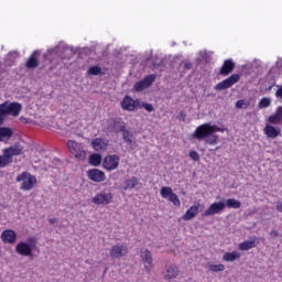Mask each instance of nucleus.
<instances>
[{"instance_id":"nucleus-25","label":"nucleus","mask_w":282,"mask_h":282,"mask_svg":"<svg viewBox=\"0 0 282 282\" xmlns=\"http://www.w3.org/2000/svg\"><path fill=\"white\" fill-rule=\"evenodd\" d=\"M15 248H36V238L29 237L25 242H20Z\"/></svg>"},{"instance_id":"nucleus-16","label":"nucleus","mask_w":282,"mask_h":282,"mask_svg":"<svg viewBox=\"0 0 282 282\" xmlns=\"http://www.w3.org/2000/svg\"><path fill=\"white\" fill-rule=\"evenodd\" d=\"M91 147L96 151H107V148L109 147V141L101 138H97L93 140Z\"/></svg>"},{"instance_id":"nucleus-41","label":"nucleus","mask_w":282,"mask_h":282,"mask_svg":"<svg viewBox=\"0 0 282 282\" xmlns=\"http://www.w3.org/2000/svg\"><path fill=\"white\" fill-rule=\"evenodd\" d=\"M189 158L194 162H199V153H197V151H191L189 152Z\"/></svg>"},{"instance_id":"nucleus-11","label":"nucleus","mask_w":282,"mask_h":282,"mask_svg":"<svg viewBox=\"0 0 282 282\" xmlns=\"http://www.w3.org/2000/svg\"><path fill=\"white\" fill-rule=\"evenodd\" d=\"M226 208V203L218 202L213 203L207 210L204 212V217H210V215H218L219 213H223V210Z\"/></svg>"},{"instance_id":"nucleus-22","label":"nucleus","mask_w":282,"mask_h":282,"mask_svg":"<svg viewBox=\"0 0 282 282\" xmlns=\"http://www.w3.org/2000/svg\"><path fill=\"white\" fill-rule=\"evenodd\" d=\"M199 215V205L192 206L183 216L184 221H188L191 219H194V217H197Z\"/></svg>"},{"instance_id":"nucleus-46","label":"nucleus","mask_w":282,"mask_h":282,"mask_svg":"<svg viewBox=\"0 0 282 282\" xmlns=\"http://www.w3.org/2000/svg\"><path fill=\"white\" fill-rule=\"evenodd\" d=\"M51 225L57 224L58 223V218H51L48 219Z\"/></svg>"},{"instance_id":"nucleus-48","label":"nucleus","mask_w":282,"mask_h":282,"mask_svg":"<svg viewBox=\"0 0 282 282\" xmlns=\"http://www.w3.org/2000/svg\"><path fill=\"white\" fill-rule=\"evenodd\" d=\"M180 116H181V118H182V120L184 122V120H186V113H184V111H181Z\"/></svg>"},{"instance_id":"nucleus-19","label":"nucleus","mask_w":282,"mask_h":282,"mask_svg":"<svg viewBox=\"0 0 282 282\" xmlns=\"http://www.w3.org/2000/svg\"><path fill=\"white\" fill-rule=\"evenodd\" d=\"M39 56H41V51H34L30 58L26 61V67L29 69H34L39 66Z\"/></svg>"},{"instance_id":"nucleus-21","label":"nucleus","mask_w":282,"mask_h":282,"mask_svg":"<svg viewBox=\"0 0 282 282\" xmlns=\"http://www.w3.org/2000/svg\"><path fill=\"white\" fill-rule=\"evenodd\" d=\"M21 153H23V149L19 147V144H14L3 150V154L9 155L11 160L13 155H21Z\"/></svg>"},{"instance_id":"nucleus-9","label":"nucleus","mask_w":282,"mask_h":282,"mask_svg":"<svg viewBox=\"0 0 282 282\" xmlns=\"http://www.w3.org/2000/svg\"><path fill=\"white\" fill-rule=\"evenodd\" d=\"M119 164L120 156H118L117 154L106 156L102 162V166L104 169H106V171H116Z\"/></svg>"},{"instance_id":"nucleus-7","label":"nucleus","mask_w":282,"mask_h":282,"mask_svg":"<svg viewBox=\"0 0 282 282\" xmlns=\"http://www.w3.org/2000/svg\"><path fill=\"white\" fill-rule=\"evenodd\" d=\"M161 196L164 199H169V202H172L174 206H181L180 197H177V194L173 193V188L170 186H165L161 188Z\"/></svg>"},{"instance_id":"nucleus-54","label":"nucleus","mask_w":282,"mask_h":282,"mask_svg":"<svg viewBox=\"0 0 282 282\" xmlns=\"http://www.w3.org/2000/svg\"><path fill=\"white\" fill-rule=\"evenodd\" d=\"M204 56H206V52L204 53Z\"/></svg>"},{"instance_id":"nucleus-30","label":"nucleus","mask_w":282,"mask_h":282,"mask_svg":"<svg viewBox=\"0 0 282 282\" xmlns=\"http://www.w3.org/2000/svg\"><path fill=\"white\" fill-rule=\"evenodd\" d=\"M8 164H12V159L3 153V155H0V169H4Z\"/></svg>"},{"instance_id":"nucleus-31","label":"nucleus","mask_w":282,"mask_h":282,"mask_svg":"<svg viewBox=\"0 0 282 282\" xmlns=\"http://www.w3.org/2000/svg\"><path fill=\"white\" fill-rule=\"evenodd\" d=\"M15 252L23 257H32V248H15Z\"/></svg>"},{"instance_id":"nucleus-18","label":"nucleus","mask_w":282,"mask_h":282,"mask_svg":"<svg viewBox=\"0 0 282 282\" xmlns=\"http://www.w3.org/2000/svg\"><path fill=\"white\" fill-rule=\"evenodd\" d=\"M1 239L4 243H14L17 241V232L12 229H7L1 234Z\"/></svg>"},{"instance_id":"nucleus-28","label":"nucleus","mask_w":282,"mask_h":282,"mask_svg":"<svg viewBox=\"0 0 282 282\" xmlns=\"http://www.w3.org/2000/svg\"><path fill=\"white\" fill-rule=\"evenodd\" d=\"M88 76H102V68L99 66H91L87 70Z\"/></svg>"},{"instance_id":"nucleus-24","label":"nucleus","mask_w":282,"mask_h":282,"mask_svg":"<svg viewBox=\"0 0 282 282\" xmlns=\"http://www.w3.org/2000/svg\"><path fill=\"white\" fill-rule=\"evenodd\" d=\"M127 252H129L127 250V248H112L110 250V257H112V259H120V258L124 257V254H127Z\"/></svg>"},{"instance_id":"nucleus-14","label":"nucleus","mask_w":282,"mask_h":282,"mask_svg":"<svg viewBox=\"0 0 282 282\" xmlns=\"http://www.w3.org/2000/svg\"><path fill=\"white\" fill-rule=\"evenodd\" d=\"M140 101L133 100V98L126 96L123 100L121 101V107L126 111H134L135 107H139Z\"/></svg>"},{"instance_id":"nucleus-44","label":"nucleus","mask_w":282,"mask_h":282,"mask_svg":"<svg viewBox=\"0 0 282 282\" xmlns=\"http://www.w3.org/2000/svg\"><path fill=\"white\" fill-rule=\"evenodd\" d=\"M279 89L275 91V96L276 98H281L282 99V86H278Z\"/></svg>"},{"instance_id":"nucleus-53","label":"nucleus","mask_w":282,"mask_h":282,"mask_svg":"<svg viewBox=\"0 0 282 282\" xmlns=\"http://www.w3.org/2000/svg\"><path fill=\"white\" fill-rule=\"evenodd\" d=\"M272 90V86L269 87V91Z\"/></svg>"},{"instance_id":"nucleus-27","label":"nucleus","mask_w":282,"mask_h":282,"mask_svg":"<svg viewBox=\"0 0 282 282\" xmlns=\"http://www.w3.org/2000/svg\"><path fill=\"white\" fill-rule=\"evenodd\" d=\"M102 162V155L95 153L90 154L89 156V164L91 166H100V163Z\"/></svg>"},{"instance_id":"nucleus-8","label":"nucleus","mask_w":282,"mask_h":282,"mask_svg":"<svg viewBox=\"0 0 282 282\" xmlns=\"http://www.w3.org/2000/svg\"><path fill=\"white\" fill-rule=\"evenodd\" d=\"M155 75H147L143 79L134 84V89L137 91H144V89H149V87L155 83Z\"/></svg>"},{"instance_id":"nucleus-50","label":"nucleus","mask_w":282,"mask_h":282,"mask_svg":"<svg viewBox=\"0 0 282 282\" xmlns=\"http://www.w3.org/2000/svg\"><path fill=\"white\" fill-rule=\"evenodd\" d=\"M271 235H273L274 237H279V231L272 230V231H271Z\"/></svg>"},{"instance_id":"nucleus-13","label":"nucleus","mask_w":282,"mask_h":282,"mask_svg":"<svg viewBox=\"0 0 282 282\" xmlns=\"http://www.w3.org/2000/svg\"><path fill=\"white\" fill-rule=\"evenodd\" d=\"M87 177L88 180H91V182H97V183L105 182L106 180L105 172L98 169L88 170Z\"/></svg>"},{"instance_id":"nucleus-52","label":"nucleus","mask_w":282,"mask_h":282,"mask_svg":"<svg viewBox=\"0 0 282 282\" xmlns=\"http://www.w3.org/2000/svg\"><path fill=\"white\" fill-rule=\"evenodd\" d=\"M240 250H249L248 248H241Z\"/></svg>"},{"instance_id":"nucleus-47","label":"nucleus","mask_w":282,"mask_h":282,"mask_svg":"<svg viewBox=\"0 0 282 282\" xmlns=\"http://www.w3.org/2000/svg\"><path fill=\"white\" fill-rule=\"evenodd\" d=\"M276 111H278V116L282 118V106L278 107Z\"/></svg>"},{"instance_id":"nucleus-38","label":"nucleus","mask_w":282,"mask_h":282,"mask_svg":"<svg viewBox=\"0 0 282 282\" xmlns=\"http://www.w3.org/2000/svg\"><path fill=\"white\" fill-rule=\"evenodd\" d=\"M272 100L270 98H262L259 102V108L260 109H265L267 107H270Z\"/></svg>"},{"instance_id":"nucleus-39","label":"nucleus","mask_w":282,"mask_h":282,"mask_svg":"<svg viewBox=\"0 0 282 282\" xmlns=\"http://www.w3.org/2000/svg\"><path fill=\"white\" fill-rule=\"evenodd\" d=\"M139 107L141 109H145V111H148L149 113H151V111H154L153 105H151L149 102H141V104H139Z\"/></svg>"},{"instance_id":"nucleus-12","label":"nucleus","mask_w":282,"mask_h":282,"mask_svg":"<svg viewBox=\"0 0 282 282\" xmlns=\"http://www.w3.org/2000/svg\"><path fill=\"white\" fill-rule=\"evenodd\" d=\"M141 258L143 263H145V271L148 274H151V269L153 268V257L151 256V251H149V249H141Z\"/></svg>"},{"instance_id":"nucleus-5","label":"nucleus","mask_w":282,"mask_h":282,"mask_svg":"<svg viewBox=\"0 0 282 282\" xmlns=\"http://www.w3.org/2000/svg\"><path fill=\"white\" fill-rule=\"evenodd\" d=\"M67 147H68L72 155H75V158H77V160H86L87 152L85 150H83V144H80L76 141L69 140L67 142Z\"/></svg>"},{"instance_id":"nucleus-17","label":"nucleus","mask_w":282,"mask_h":282,"mask_svg":"<svg viewBox=\"0 0 282 282\" xmlns=\"http://www.w3.org/2000/svg\"><path fill=\"white\" fill-rule=\"evenodd\" d=\"M180 274V270L177 265L170 264L166 268V274L164 275L165 281H173V279H177Z\"/></svg>"},{"instance_id":"nucleus-10","label":"nucleus","mask_w":282,"mask_h":282,"mask_svg":"<svg viewBox=\"0 0 282 282\" xmlns=\"http://www.w3.org/2000/svg\"><path fill=\"white\" fill-rule=\"evenodd\" d=\"M112 199L113 195L111 193L101 192L93 197V204L107 206V204H111Z\"/></svg>"},{"instance_id":"nucleus-4","label":"nucleus","mask_w":282,"mask_h":282,"mask_svg":"<svg viewBox=\"0 0 282 282\" xmlns=\"http://www.w3.org/2000/svg\"><path fill=\"white\" fill-rule=\"evenodd\" d=\"M47 54H55L56 56H59V58L69 59L74 56V48L65 45L64 43H59L54 48H48Z\"/></svg>"},{"instance_id":"nucleus-45","label":"nucleus","mask_w":282,"mask_h":282,"mask_svg":"<svg viewBox=\"0 0 282 282\" xmlns=\"http://www.w3.org/2000/svg\"><path fill=\"white\" fill-rule=\"evenodd\" d=\"M20 121L22 122V124H28V122H29L28 118H25V117H21Z\"/></svg>"},{"instance_id":"nucleus-42","label":"nucleus","mask_w":282,"mask_h":282,"mask_svg":"<svg viewBox=\"0 0 282 282\" xmlns=\"http://www.w3.org/2000/svg\"><path fill=\"white\" fill-rule=\"evenodd\" d=\"M116 131H120L121 133H123L127 130V127L124 126V123H119L115 126Z\"/></svg>"},{"instance_id":"nucleus-36","label":"nucleus","mask_w":282,"mask_h":282,"mask_svg":"<svg viewBox=\"0 0 282 282\" xmlns=\"http://www.w3.org/2000/svg\"><path fill=\"white\" fill-rule=\"evenodd\" d=\"M133 138V133H131L129 130H124V132H122V139L124 140V142H128L129 144L133 143V140H131Z\"/></svg>"},{"instance_id":"nucleus-26","label":"nucleus","mask_w":282,"mask_h":282,"mask_svg":"<svg viewBox=\"0 0 282 282\" xmlns=\"http://www.w3.org/2000/svg\"><path fill=\"white\" fill-rule=\"evenodd\" d=\"M12 138V129L0 128V142H8Z\"/></svg>"},{"instance_id":"nucleus-32","label":"nucleus","mask_w":282,"mask_h":282,"mask_svg":"<svg viewBox=\"0 0 282 282\" xmlns=\"http://www.w3.org/2000/svg\"><path fill=\"white\" fill-rule=\"evenodd\" d=\"M138 182H139L138 177H135V176H133L132 178L126 181L124 191H127V188H135Z\"/></svg>"},{"instance_id":"nucleus-15","label":"nucleus","mask_w":282,"mask_h":282,"mask_svg":"<svg viewBox=\"0 0 282 282\" xmlns=\"http://www.w3.org/2000/svg\"><path fill=\"white\" fill-rule=\"evenodd\" d=\"M267 138H271L274 140V138H279L281 135V128H276L274 126L267 124L263 129Z\"/></svg>"},{"instance_id":"nucleus-34","label":"nucleus","mask_w":282,"mask_h":282,"mask_svg":"<svg viewBox=\"0 0 282 282\" xmlns=\"http://www.w3.org/2000/svg\"><path fill=\"white\" fill-rule=\"evenodd\" d=\"M226 270V265L224 264H210L209 272H224Z\"/></svg>"},{"instance_id":"nucleus-33","label":"nucleus","mask_w":282,"mask_h":282,"mask_svg":"<svg viewBox=\"0 0 282 282\" xmlns=\"http://www.w3.org/2000/svg\"><path fill=\"white\" fill-rule=\"evenodd\" d=\"M281 120H282V118H281V115H279L278 110H276V112L274 115L269 117V122L271 124H279V122H281Z\"/></svg>"},{"instance_id":"nucleus-1","label":"nucleus","mask_w":282,"mask_h":282,"mask_svg":"<svg viewBox=\"0 0 282 282\" xmlns=\"http://www.w3.org/2000/svg\"><path fill=\"white\" fill-rule=\"evenodd\" d=\"M217 131L224 132V129L210 123H204L195 130L194 138L196 140H205L206 144L215 145L219 142V135L215 134Z\"/></svg>"},{"instance_id":"nucleus-6","label":"nucleus","mask_w":282,"mask_h":282,"mask_svg":"<svg viewBox=\"0 0 282 282\" xmlns=\"http://www.w3.org/2000/svg\"><path fill=\"white\" fill-rule=\"evenodd\" d=\"M239 78H240L239 74L231 75L230 77H228L227 79L220 82L215 86L216 91H224L225 89H230V87H232L235 83H239Z\"/></svg>"},{"instance_id":"nucleus-3","label":"nucleus","mask_w":282,"mask_h":282,"mask_svg":"<svg viewBox=\"0 0 282 282\" xmlns=\"http://www.w3.org/2000/svg\"><path fill=\"white\" fill-rule=\"evenodd\" d=\"M17 182H21V191H32L34 188V184H36V176L23 172L22 174L18 175L15 178Z\"/></svg>"},{"instance_id":"nucleus-51","label":"nucleus","mask_w":282,"mask_h":282,"mask_svg":"<svg viewBox=\"0 0 282 282\" xmlns=\"http://www.w3.org/2000/svg\"><path fill=\"white\" fill-rule=\"evenodd\" d=\"M11 55L13 54L14 56H19V52H13V53H10Z\"/></svg>"},{"instance_id":"nucleus-37","label":"nucleus","mask_w":282,"mask_h":282,"mask_svg":"<svg viewBox=\"0 0 282 282\" xmlns=\"http://www.w3.org/2000/svg\"><path fill=\"white\" fill-rule=\"evenodd\" d=\"M239 248H257V241L254 240H247L239 245Z\"/></svg>"},{"instance_id":"nucleus-35","label":"nucleus","mask_w":282,"mask_h":282,"mask_svg":"<svg viewBox=\"0 0 282 282\" xmlns=\"http://www.w3.org/2000/svg\"><path fill=\"white\" fill-rule=\"evenodd\" d=\"M153 69H158L159 67H164V59L155 56L152 62Z\"/></svg>"},{"instance_id":"nucleus-40","label":"nucleus","mask_w":282,"mask_h":282,"mask_svg":"<svg viewBox=\"0 0 282 282\" xmlns=\"http://www.w3.org/2000/svg\"><path fill=\"white\" fill-rule=\"evenodd\" d=\"M236 109H248V104L246 100L240 99L236 102Z\"/></svg>"},{"instance_id":"nucleus-23","label":"nucleus","mask_w":282,"mask_h":282,"mask_svg":"<svg viewBox=\"0 0 282 282\" xmlns=\"http://www.w3.org/2000/svg\"><path fill=\"white\" fill-rule=\"evenodd\" d=\"M237 259H241V253L239 251L226 252L223 256V261H227V263L237 261Z\"/></svg>"},{"instance_id":"nucleus-2","label":"nucleus","mask_w":282,"mask_h":282,"mask_svg":"<svg viewBox=\"0 0 282 282\" xmlns=\"http://www.w3.org/2000/svg\"><path fill=\"white\" fill-rule=\"evenodd\" d=\"M22 106L19 102L6 101L0 105V126L3 124L6 116H13L17 118L21 113Z\"/></svg>"},{"instance_id":"nucleus-29","label":"nucleus","mask_w":282,"mask_h":282,"mask_svg":"<svg viewBox=\"0 0 282 282\" xmlns=\"http://www.w3.org/2000/svg\"><path fill=\"white\" fill-rule=\"evenodd\" d=\"M225 206H227V208H241V202L235 198H229L226 200Z\"/></svg>"},{"instance_id":"nucleus-49","label":"nucleus","mask_w":282,"mask_h":282,"mask_svg":"<svg viewBox=\"0 0 282 282\" xmlns=\"http://www.w3.org/2000/svg\"><path fill=\"white\" fill-rule=\"evenodd\" d=\"M276 209L279 210V213H282V203L278 204Z\"/></svg>"},{"instance_id":"nucleus-20","label":"nucleus","mask_w":282,"mask_h":282,"mask_svg":"<svg viewBox=\"0 0 282 282\" xmlns=\"http://www.w3.org/2000/svg\"><path fill=\"white\" fill-rule=\"evenodd\" d=\"M235 69V62L232 59H226L224 65L220 68V76H228Z\"/></svg>"},{"instance_id":"nucleus-43","label":"nucleus","mask_w":282,"mask_h":282,"mask_svg":"<svg viewBox=\"0 0 282 282\" xmlns=\"http://www.w3.org/2000/svg\"><path fill=\"white\" fill-rule=\"evenodd\" d=\"M185 69H193V63L188 61H183Z\"/></svg>"}]
</instances>
